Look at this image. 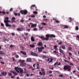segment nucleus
Returning a JSON list of instances; mask_svg holds the SVG:
<instances>
[{"instance_id": "obj_1", "label": "nucleus", "mask_w": 79, "mask_h": 79, "mask_svg": "<svg viewBox=\"0 0 79 79\" xmlns=\"http://www.w3.org/2000/svg\"><path fill=\"white\" fill-rule=\"evenodd\" d=\"M63 69L64 70H67L68 71H70L71 70V67L68 65H65Z\"/></svg>"}, {"instance_id": "obj_2", "label": "nucleus", "mask_w": 79, "mask_h": 79, "mask_svg": "<svg viewBox=\"0 0 79 79\" xmlns=\"http://www.w3.org/2000/svg\"><path fill=\"white\" fill-rule=\"evenodd\" d=\"M15 70L18 73H19V71L21 73H23V70H22L21 68H18V67H15Z\"/></svg>"}, {"instance_id": "obj_3", "label": "nucleus", "mask_w": 79, "mask_h": 79, "mask_svg": "<svg viewBox=\"0 0 79 79\" xmlns=\"http://www.w3.org/2000/svg\"><path fill=\"white\" fill-rule=\"evenodd\" d=\"M19 62H21L20 63V66H26V63H24V62H25L24 60H19Z\"/></svg>"}, {"instance_id": "obj_4", "label": "nucleus", "mask_w": 79, "mask_h": 79, "mask_svg": "<svg viewBox=\"0 0 79 79\" xmlns=\"http://www.w3.org/2000/svg\"><path fill=\"white\" fill-rule=\"evenodd\" d=\"M41 71H40L39 73V74L41 75H43L44 76H45L46 75V73H45V71H44V69H41Z\"/></svg>"}, {"instance_id": "obj_5", "label": "nucleus", "mask_w": 79, "mask_h": 79, "mask_svg": "<svg viewBox=\"0 0 79 79\" xmlns=\"http://www.w3.org/2000/svg\"><path fill=\"white\" fill-rule=\"evenodd\" d=\"M46 36L48 37V39H49V37H50V38H52V37H56V36H55V35L53 34H47L46 35Z\"/></svg>"}, {"instance_id": "obj_6", "label": "nucleus", "mask_w": 79, "mask_h": 79, "mask_svg": "<svg viewBox=\"0 0 79 79\" xmlns=\"http://www.w3.org/2000/svg\"><path fill=\"white\" fill-rule=\"evenodd\" d=\"M20 12L21 13L22 15H26L27 14L28 12L27 10H21Z\"/></svg>"}, {"instance_id": "obj_7", "label": "nucleus", "mask_w": 79, "mask_h": 79, "mask_svg": "<svg viewBox=\"0 0 79 79\" xmlns=\"http://www.w3.org/2000/svg\"><path fill=\"white\" fill-rule=\"evenodd\" d=\"M40 38L42 40H49V38H48V37H46V38H45L44 36H40Z\"/></svg>"}, {"instance_id": "obj_8", "label": "nucleus", "mask_w": 79, "mask_h": 79, "mask_svg": "<svg viewBox=\"0 0 79 79\" xmlns=\"http://www.w3.org/2000/svg\"><path fill=\"white\" fill-rule=\"evenodd\" d=\"M44 47H41V48H38V52H42V49H44Z\"/></svg>"}, {"instance_id": "obj_9", "label": "nucleus", "mask_w": 79, "mask_h": 79, "mask_svg": "<svg viewBox=\"0 0 79 79\" xmlns=\"http://www.w3.org/2000/svg\"><path fill=\"white\" fill-rule=\"evenodd\" d=\"M31 55H32V56H38V54H37V53L34 52H31Z\"/></svg>"}, {"instance_id": "obj_10", "label": "nucleus", "mask_w": 79, "mask_h": 79, "mask_svg": "<svg viewBox=\"0 0 79 79\" xmlns=\"http://www.w3.org/2000/svg\"><path fill=\"white\" fill-rule=\"evenodd\" d=\"M53 60V59L52 58H48V60H47V61H48L49 62V63H52V62Z\"/></svg>"}, {"instance_id": "obj_11", "label": "nucleus", "mask_w": 79, "mask_h": 79, "mask_svg": "<svg viewBox=\"0 0 79 79\" xmlns=\"http://www.w3.org/2000/svg\"><path fill=\"white\" fill-rule=\"evenodd\" d=\"M64 61H65V62H66V63H70V64L71 65H72V66H74V64H73L72 63H70V62L67 61V60L64 59Z\"/></svg>"}, {"instance_id": "obj_12", "label": "nucleus", "mask_w": 79, "mask_h": 79, "mask_svg": "<svg viewBox=\"0 0 79 79\" xmlns=\"http://www.w3.org/2000/svg\"><path fill=\"white\" fill-rule=\"evenodd\" d=\"M37 45L38 46H43V43L42 42H39Z\"/></svg>"}, {"instance_id": "obj_13", "label": "nucleus", "mask_w": 79, "mask_h": 79, "mask_svg": "<svg viewBox=\"0 0 79 79\" xmlns=\"http://www.w3.org/2000/svg\"><path fill=\"white\" fill-rule=\"evenodd\" d=\"M16 18L15 17H13L12 18V23H15V20Z\"/></svg>"}, {"instance_id": "obj_14", "label": "nucleus", "mask_w": 79, "mask_h": 79, "mask_svg": "<svg viewBox=\"0 0 79 79\" xmlns=\"http://www.w3.org/2000/svg\"><path fill=\"white\" fill-rule=\"evenodd\" d=\"M1 74H2V75L6 76V75L7 74V73L5 72H1Z\"/></svg>"}, {"instance_id": "obj_15", "label": "nucleus", "mask_w": 79, "mask_h": 79, "mask_svg": "<svg viewBox=\"0 0 79 79\" xmlns=\"http://www.w3.org/2000/svg\"><path fill=\"white\" fill-rule=\"evenodd\" d=\"M11 73H12L14 75H15V76L18 75V73L15 71H11Z\"/></svg>"}, {"instance_id": "obj_16", "label": "nucleus", "mask_w": 79, "mask_h": 79, "mask_svg": "<svg viewBox=\"0 0 79 79\" xmlns=\"http://www.w3.org/2000/svg\"><path fill=\"white\" fill-rule=\"evenodd\" d=\"M59 51H60V53H62L63 55L64 54V51H63V50L60 48L59 49Z\"/></svg>"}, {"instance_id": "obj_17", "label": "nucleus", "mask_w": 79, "mask_h": 79, "mask_svg": "<svg viewBox=\"0 0 79 79\" xmlns=\"http://www.w3.org/2000/svg\"><path fill=\"white\" fill-rule=\"evenodd\" d=\"M31 59L30 58H28L27 59V62H31Z\"/></svg>"}, {"instance_id": "obj_18", "label": "nucleus", "mask_w": 79, "mask_h": 79, "mask_svg": "<svg viewBox=\"0 0 79 79\" xmlns=\"http://www.w3.org/2000/svg\"><path fill=\"white\" fill-rule=\"evenodd\" d=\"M20 53H22V54H23L24 55H26V52H23V51H20Z\"/></svg>"}, {"instance_id": "obj_19", "label": "nucleus", "mask_w": 79, "mask_h": 79, "mask_svg": "<svg viewBox=\"0 0 79 79\" xmlns=\"http://www.w3.org/2000/svg\"><path fill=\"white\" fill-rule=\"evenodd\" d=\"M37 26V25L36 24H32L31 26V27L33 28L34 27H36Z\"/></svg>"}, {"instance_id": "obj_20", "label": "nucleus", "mask_w": 79, "mask_h": 79, "mask_svg": "<svg viewBox=\"0 0 79 79\" xmlns=\"http://www.w3.org/2000/svg\"><path fill=\"white\" fill-rule=\"evenodd\" d=\"M6 27H11V25L9 24L8 23H7L6 24Z\"/></svg>"}, {"instance_id": "obj_21", "label": "nucleus", "mask_w": 79, "mask_h": 79, "mask_svg": "<svg viewBox=\"0 0 79 79\" xmlns=\"http://www.w3.org/2000/svg\"><path fill=\"white\" fill-rule=\"evenodd\" d=\"M30 47L31 48H34L35 47V45L34 44H30Z\"/></svg>"}, {"instance_id": "obj_22", "label": "nucleus", "mask_w": 79, "mask_h": 79, "mask_svg": "<svg viewBox=\"0 0 79 79\" xmlns=\"http://www.w3.org/2000/svg\"><path fill=\"white\" fill-rule=\"evenodd\" d=\"M61 48L63 50H66V47H65V46H64L62 45L61 46Z\"/></svg>"}, {"instance_id": "obj_23", "label": "nucleus", "mask_w": 79, "mask_h": 79, "mask_svg": "<svg viewBox=\"0 0 79 79\" xmlns=\"http://www.w3.org/2000/svg\"><path fill=\"white\" fill-rule=\"evenodd\" d=\"M17 31H22L23 30V28H17Z\"/></svg>"}, {"instance_id": "obj_24", "label": "nucleus", "mask_w": 79, "mask_h": 79, "mask_svg": "<svg viewBox=\"0 0 79 79\" xmlns=\"http://www.w3.org/2000/svg\"><path fill=\"white\" fill-rule=\"evenodd\" d=\"M4 22L6 24H7V23H9V20H5L4 21Z\"/></svg>"}, {"instance_id": "obj_25", "label": "nucleus", "mask_w": 79, "mask_h": 79, "mask_svg": "<svg viewBox=\"0 0 79 79\" xmlns=\"http://www.w3.org/2000/svg\"><path fill=\"white\" fill-rule=\"evenodd\" d=\"M0 55H5V53L3 52V51H0Z\"/></svg>"}, {"instance_id": "obj_26", "label": "nucleus", "mask_w": 79, "mask_h": 79, "mask_svg": "<svg viewBox=\"0 0 79 79\" xmlns=\"http://www.w3.org/2000/svg\"><path fill=\"white\" fill-rule=\"evenodd\" d=\"M31 40L32 42H34L35 41V40L34 38V37H31Z\"/></svg>"}, {"instance_id": "obj_27", "label": "nucleus", "mask_w": 79, "mask_h": 79, "mask_svg": "<svg viewBox=\"0 0 79 79\" xmlns=\"http://www.w3.org/2000/svg\"><path fill=\"white\" fill-rule=\"evenodd\" d=\"M54 48L55 49V50H58V48H57V46L56 45L54 46Z\"/></svg>"}, {"instance_id": "obj_28", "label": "nucleus", "mask_w": 79, "mask_h": 79, "mask_svg": "<svg viewBox=\"0 0 79 79\" xmlns=\"http://www.w3.org/2000/svg\"><path fill=\"white\" fill-rule=\"evenodd\" d=\"M2 13V14H4V15H5L6 14V12H5L4 11H3L2 12L0 11V14H1Z\"/></svg>"}, {"instance_id": "obj_29", "label": "nucleus", "mask_w": 79, "mask_h": 79, "mask_svg": "<svg viewBox=\"0 0 79 79\" xmlns=\"http://www.w3.org/2000/svg\"><path fill=\"white\" fill-rule=\"evenodd\" d=\"M62 44V41H60V42H59L58 44V45H61Z\"/></svg>"}, {"instance_id": "obj_30", "label": "nucleus", "mask_w": 79, "mask_h": 79, "mask_svg": "<svg viewBox=\"0 0 79 79\" xmlns=\"http://www.w3.org/2000/svg\"><path fill=\"white\" fill-rule=\"evenodd\" d=\"M33 13H34V14H35V15H37V13H38V12H37L36 11H34L33 12Z\"/></svg>"}, {"instance_id": "obj_31", "label": "nucleus", "mask_w": 79, "mask_h": 79, "mask_svg": "<svg viewBox=\"0 0 79 79\" xmlns=\"http://www.w3.org/2000/svg\"><path fill=\"white\" fill-rule=\"evenodd\" d=\"M69 48V51H71V50H72V48L71 47H69L68 48Z\"/></svg>"}, {"instance_id": "obj_32", "label": "nucleus", "mask_w": 79, "mask_h": 79, "mask_svg": "<svg viewBox=\"0 0 79 79\" xmlns=\"http://www.w3.org/2000/svg\"><path fill=\"white\" fill-rule=\"evenodd\" d=\"M64 29H66V28H68V26L67 25H66L64 27Z\"/></svg>"}, {"instance_id": "obj_33", "label": "nucleus", "mask_w": 79, "mask_h": 79, "mask_svg": "<svg viewBox=\"0 0 79 79\" xmlns=\"http://www.w3.org/2000/svg\"><path fill=\"white\" fill-rule=\"evenodd\" d=\"M11 35L12 36H14V35H15V33L13 32V33H11Z\"/></svg>"}, {"instance_id": "obj_34", "label": "nucleus", "mask_w": 79, "mask_h": 79, "mask_svg": "<svg viewBox=\"0 0 79 79\" xmlns=\"http://www.w3.org/2000/svg\"><path fill=\"white\" fill-rule=\"evenodd\" d=\"M55 21L56 23H60V22L59 21L56 19L55 20Z\"/></svg>"}, {"instance_id": "obj_35", "label": "nucleus", "mask_w": 79, "mask_h": 79, "mask_svg": "<svg viewBox=\"0 0 79 79\" xmlns=\"http://www.w3.org/2000/svg\"><path fill=\"white\" fill-rule=\"evenodd\" d=\"M24 69V73H27V70H26V69Z\"/></svg>"}, {"instance_id": "obj_36", "label": "nucleus", "mask_w": 79, "mask_h": 79, "mask_svg": "<svg viewBox=\"0 0 79 79\" xmlns=\"http://www.w3.org/2000/svg\"><path fill=\"white\" fill-rule=\"evenodd\" d=\"M76 30H77V31L79 30V27H78L77 26L76 27Z\"/></svg>"}, {"instance_id": "obj_37", "label": "nucleus", "mask_w": 79, "mask_h": 79, "mask_svg": "<svg viewBox=\"0 0 79 79\" xmlns=\"http://www.w3.org/2000/svg\"><path fill=\"white\" fill-rule=\"evenodd\" d=\"M35 5H32L31 7V8H32V7H35Z\"/></svg>"}, {"instance_id": "obj_38", "label": "nucleus", "mask_w": 79, "mask_h": 79, "mask_svg": "<svg viewBox=\"0 0 79 79\" xmlns=\"http://www.w3.org/2000/svg\"><path fill=\"white\" fill-rule=\"evenodd\" d=\"M59 77H63V75L62 74H60L59 75Z\"/></svg>"}, {"instance_id": "obj_39", "label": "nucleus", "mask_w": 79, "mask_h": 79, "mask_svg": "<svg viewBox=\"0 0 79 79\" xmlns=\"http://www.w3.org/2000/svg\"><path fill=\"white\" fill-rule=\"evenodd\" d=\"M11 79H15V76H12L10 77Z\"/></svg>"}, {"instance_id": "obj_40", "label": "nucleus", "mask_w": 79, "mask_h": 79, "mask_svg": "<svg viewBox=\"0 0 79 79\" xmlns=\"http://www.w3.org/2000/svg\"><path fill=\"white\" fill-rule=\"evenodd\" d=\"M58 62H56V63H55L54 64V66H55L56 65H57V64H58Z\"/></svg>"}, {"instance_id": "obj_41", "label": "nucleus", "mask_w": 79, "mask_h": 79, "mask_svg": "<svg viewBox=\"0 0 79 79\" xmlns=\"http://www.w3.org/2000/svg\"><path fill=\"white\" fill-rule=\"evenodd\" d=\"M69 19L70 21H69V22H71V21H72V19H71V18L70 17L69 18Z\"/></svg>"}, {"instance_id": "obj_42", "label": "nucleus", "mask_w": 79, "mask_h": 79, "mask_svg": "<svg viewBox=\"0 0 79 79\" xmlns=\"http://www.w3.org/2000/svg\"><path fill=\"white\" fill-rule=\"evenodd\" d=\"M15 57H16V58H19V56H18V55H16Z\"/></svg>"}, {"instance_id": "obj_43", "label": "nucleus", "mask_w": 79, "mask_h": 79, "mask_svg": "<svg viewBox=\"0 0 79 79\" xmlns=\"http://www.w3.org/2000/svg\"><path fill=\"white\" fill-rule=\"evenodd\" d=\"M33 31H37V28H35L33 29Z\"/></svg>"}, {"instance_id": "obj_44", "label": "nucleus", "mask_w": 79, "mask_h": 79, "mask_svg": "<svg viewBox=\"0 0 79 79\" xmlns=\"http://www.w3.org/2000/svg\"><path fill=\"white\" fill-rule=\"evenodd\" d=\"M12 59H13V61H15V58L14 57H12Z\"/></svg>"}, {"instance_id": "obj_45", "label": "nucleus", "mask_w": 79, "mask_h": 79, "mask_svg": "<svg viewBox=\"0 0 79 79\" xmlns=\"http://www.w3.org/2000/svg\"><path fill=\"white\" fill-rule=\"evenodd\" d=\"M31 18H35V15H31Z\"/></svg>"}, {"instance_id": "obj_46", "label": "nucleus", "mask_w": 79, "mask_h": 79, "mask_svg": "<svg viewBox=\"0 0 79 79\" xmlns=\"http://www.w3.org/2000/svg\"><path fill=\"white\" fill-rule=\"evenodd\" d=\"M7 20H8L9 19V18L8 17H6L5 18Z\"/></svg>"}, {"instance_id": "obj_47", "label": "nucleus", "mask_w": 79, "mask_h": 79, "mask_svg": "<svg viewBox=\"0 0 79 79\" xmlns=\"http://www.w3.org/2000/svg\"><path fill=\"white\" fill-rule=\"evenodd\" d=\"M42 24L44 25V26H45L46 25V23H42Z\"/></svg>"}, {"instance_id": "obj_48", "label": "nucleus", "mask_w": 79, "mask_h": 79, "mask_svg": "<svg viewBox=\"0 0 79 79\" xmlns=\"http://www.w3.org/2000/svg\"><path fill=\"white\" fill-rule=\"evenodd\" d=\"M24 20H20L21 23H24Z\"/></svg>"}, {"instance_id": "obj_49", "label": "nucleus", "mask_w": 79, "mask_h": 79, "mask_svg": "<svg viewBox=\"0 0 79 79\" xmlns=\"http://www.w3.org/2000/svg\"><path fill=\"white\" fill-rule=\"evenodd\" d=\"M69 56H71V55H72V54L71 52H69Z\"/></svg>"}, {"instance_id": "obj_50", "label": "nucleus", "mask_w": 79, "mask_h": 79, "mask_svg": "<svg viewBox=\"0 0 79 79\" xmlns=\"http://www.w3.org/2000/svg\"><path fill=\"white\" fill-rule=\"evenodd\" d=\"M9 76H12V73H10L9 74Z\"/></svg>"}, {"instance_id": "obj_51", "label": "nucleus", "mask_w": 79, "mask_h": 79, "mask_svg": "<svg viewBox=\"0 0 79 79\" xmlns=\"http://www.w3.org/2000/svg\"><path fill=\"white\" fill-rule=\"evenodd\" d=\"M49 74H52V71H49Z\"/></svg>"}, {"instance_id": "obj_52", "label": "nucleus", "mask_w": 79, "mask_h": 79, "mask_svg": "<svg viewBox=\"0 0 79 79\" xmlns=\"http://www.w3.org/2000/svg\"><path fill=\"white\" fill-rule=\"evenodd\" d=\"M43 28H44V27H39V29L40 30H42V29H43Z\"/></svg>"}, {"instance_id": "obj_53", "label": "nucleus", "mask_w": 79, "mask_h": 79, "mask_svg": "<svg viewBox=\"0 0 79 79\" xmlns=\"http://www.w3.org/2000/svg\"><path fill=\"white\" fill-rule=\"evenodd\" d=\"M40 68L39 67V66H37L36 69H39Z\"/></svg>"}, {"instance_id": "obj_54", "label": "nucleus", "mask_w": 79, "mask_h": 79, "mask_svg": "<svg viewBox=\"0 0 79 79\" xmlns=\"http://www.w3.org/2000/svg\"><path fill=\"white\" fill-rule=\"evenodd\" d=\"M1 24L2 26H4V24H3V23H1Z\"/></svg>"}, {"instance_id": "obj_55", "label": "nucleus", "mask_w": 79, "mask_h": 79, "mask_svg": "<svg viewBox=\"0 0 79 79\" xmlns=\"http://www.w3.org/2000/svg\"><path fill=\"white\" fill-rule=\"evenodd\" d=\"M28 34H29V33H26L25 34V35H28Z\"/></svg>"}, {"instance_id": "obj_56", "label": "nucleus", "mask_w": 79, "mask_h": 79, "mask_svg": "<svg viewBox=\"0 0 79 79\" xmlns=\"http://www.w3.org/2000/svg\"><path fill=\"white\" fill-rule=\"evenodd\" d=\"M14 15L15 16H18V14L17 13H15Z\"/></svg>"}, {"instance_id": "obj_57", "label": "nucleus", "mask_w": 79, "mask_h": 79, "mask_svg": "<svg viewBox=\"0 0 79 79\" xmlns=\"http://www.w3.org/2000/svg\"><path fill=\"white\" fill-rule=\"evenodd\" d=\"M21 49H22V50H24V47H23V46H22L21 47Z\"/></svg>"}, {"instance_id": "obj_58", "label": "nucleus", "mask_w": 79, "mask_h": 79, "mask_svg": "<svg viewBox=\"0 0 79 79\" xmlns=\"http://www.w3.org/2000/svg\"><path fill=\"white\" fill-rule=\"evenodd\" d=\"M1 63H2V64H5V62H3L2 61H1Z\"/></svg>"}, {"instance_id": "obj_59", "label": "nucleus", "mask_w": 79, "mask_h": 79, "mask_svg": "<svg viewBox=\"0 0 79 79\" xmlns=\"http://www.w3.org/2000/svg\"><path fill=\"white\" fill-rule=\"evenodd\" d=\"M58 66H60V65H61V63L60 62L58 64H57Z\"/></svg>"}, {"instance_id": "obj_60", "label": "nucleus", "mask_w": 79, "mask_h": 79, "mask_svg": "<svg viewBox=\"0 0 79 79\" xmlns=\"http://www.w3.org/2000/svg\"><path fill=\"white\" fill-rule=\"evenodd\" d=\"M12 10H13V8H11L10 9V11H12Z\"/></svg>"}, {"instance_id": "obj_61", "label": "nucleus", "mask_w": 79, "mask_h": 79, "mask_svg": "<svg viewBox=\"0 0 79 79\" xmlns=\"http://www.w3.org/2000/svg\"><path fill=\"white\" fill-rule=\"evenodd\" d=\"M10 47H13V45H11L10 46Z\"/></svg>"}, {"instance_id": "obj_62", "label": "nucleus", "mask_w": 79, "mask_h": 79, "mask_svg": "<svg viewBox=\"0 0 79 79\" xmlns=\"http://www.w3.org/2000/svg\"><path fill=\"white\" fill-rule=\"evenodd\" d=\"M53 52H54V53H56V51H53Z\"/></svg>"}, {"instance_id": "obj_63", "label": "nucleus", "mask_w": 79, "mask_h": 79, "mask_svg": "<svg viewBox=\"0 0 79 79\" xmlns=\"http://www.w3.org/2000/svg\"><path fill=\"white\" fill-rule=\"evenodd\" d=\"M27 77H29V74H27Z\"/></svg>"}, {"instance_id": "obj_64", "label": "nucleus", "mask_w": 79, "mask_h": 79, "mask_svg": "<svg viewBox=\"0 0 79 79\" xmlns=\"http://www.w3.org/2000/svg\"><path fill=\"white\" fill-rule=\"evenodd\" d=\"M49 77H51V76H52V74H51L49 75Z\"/></svg>"}]
</instances>
